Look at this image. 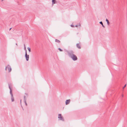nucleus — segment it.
Listing matches in <instances>:
<instances>
[{
    "mask_svg": "<svg viewBox=\"0 0 127 127\" xmlns=\"http://www.w3.org/2000/svg\"><path fill=\"white\" fill-rule=\"evenodd\" d=\"M69 56L74 61L76 60L77 59V57L73 54L72 51H70L68 53Z\"/></svg>",
    "mask_w": 127,
    "mask_h": 127,
    "instance_id": "f257e3e1",
    "label": "nucleus"
},
{
    "mask_svg": "<svg viewBox=\"0 0 127 127\" xmlns=\"http://www.w3.org/2000/svg\"><path fill=\"white\" fill-rule=\"evenodd\" d=\"M7 69H8L9 72H10L11 71V68L10 66L8 65L7 66H6L5 68V70H7Z\"/></svg>",
    "mask_w": 127,
    "mask_h": 127,
    "instance_id": "f03ea898",
    "label": "nucleus"
},
{
    "mask_svg": "<svg viewBox=\"0 0 127 127\" xmlns=\"http://www.w3.org/2000/svg\"><path fill=\"white\" fill-rule=\"evenodd\" d=\"M58 118L59 119V120L64 121V120L63 117L62 116V115L61 114H58Z\"/></svg>",
    "mask_w": 127,
    "mask_h": 127,
    "instance_id": "7ed1b4c3",
    "label": "nucleus"
},
{
    "mask_svg": "<svg viewBox=\"0 0 127 127\" xmlns=\"http://www.w3.org/2000/svg\"><path fill=\"white\" fill-rule=\"evenodd\" d=\"M25 56L27 61H28L29 58V55H27V50H26Z\"/></svg>",
    "mask_w": 127,
    "mask_h": 127,
    "instance_id": "20e7f679",
    "label": "nucleus"
},
{
    "mask_svg": "<svg viewBox=\"0 0 127 127\" xmlns=\"http://www.w3.org/2000/svg\"><path fill=\"white\" fill-rule=\"evenodd\" d=\"M9 89L10 90V94L11 95V96H12L13 95L12 93V90L11 89V87L9 86Z\"/></svg>",
    "mask_w": 127,
    "mask_h": 127,
    "instance_id": "39448f33",
    "label": "nucleus"
},
{
    "mask_svg": "<svg viewBox=\"0 0 127 127\" xmlns=\"http://www.w3.org/2000/svg\"><path fill=\"white\" fill-rule=\"evenodd\" d=\"M70 99L67 100L65 101V104L67 105L70 102Z\"/></svg>",
    "mask_w": 127,
    "mask_h": 127,
    "instance_id": "423d86ee",
    "label": "nucleus"
},
{
    "mask_svg": "<svg viewBox=\"0 0 127 127\" xmlns=\"http://www.w3.org/2000/svg\"><path fill=\"white\" fill-rule=\"evenodd\" d=\"M11 98L12 101V102L14 101V97H13V95L11 96Z\"/></svg>",
    "mask_w": 127,
    "mask_h": 127,
    "instance_id": "0eeeda50",
    "label": "nucleus"
},
{
    "mask_svg": "<svg viewBox=\"0 0 127 127\" xmlns=\"http://www.w3.org/2000/svg\"><path fill=\"white\" fill-rule=\"evenodd\" d=\"M77 47V48H78L79 49H80L81 48V47L79 45V44H76Z\"/></svg>",
    "mask_w": 127,
    "mask_h": 127,
    "instance_id": "6e6552de",
    "label": "nucleus"
},
{
    "mask_svg": "<svg viewBox=\"0 0 127 127\" xmlns=\"http://www.w3.org/2000/svg\"><path fill=\"white\" fill-rule=\"evenodd\" d=\"M24 100L25 103L26 105H27V103L26 102V99L25 98V96H24Z\"/></svg>",
    "mask_w": 127,
    "mask_h": 127,
    "instance_id": "1a4fd4ad",
    "label": "nucleus"
},
{
    "mask_svg": "<svg viewBox=\"0 0 127 127\" xmlns=\"http://www.w3.org/2000/svg\"><path fill=\"white\" fill-rule=\"evenodd\" d=\"M106 21L107 22V25H109V22L108 20L106 19Z\"/></svg>",
    "mask_w": 127,
    "mask_h": 127,
    "instance_id": "9d476101",
    "label": "nucleus"
},
{
    "mask_svg": "<svg viewBox=\"0 0 127 127\" xmlns=\"http://www.w3.org/2000/svg\"><path fill=\"white\" fill-rule=\"evenodd\" d=\"M55 42L59 43H60V41L59 40L57 39H55Z\"/></svg>",
    "mask_w": 127,
    "mask_h": 127,
    "instance_id": "9b49d317",
    "label": "nucleus"
},
{
    "mask_svg": "<svg viewBox=\"0 0 127 127\" xmlns=\"http://www.w3.org/2000/svg\"><path fill=\"white\" fill-rule=\"evenodd\" d=\"M28 50L29 52H30L31 51L30 48L29 47H28Z\"/></svg>",
    "mask_w": 127,
    "mask_h": 127,
    "instance_id": "f8f14e48",
    "label": "nucleus"
},
{
    "mask_svg": "<svg viewBox=\"0 0 127 127\" xmlns=\"http://www.w3.org/2000/svg\"><path fill=\"white\" fill-rule=\"evenodd\" d=\"M55 0H52V3L53 4L55 3V2H54Z\"/></svg>",
    "mask_w": 127,
    "mask_h": 127,
    "instance_id": "ddd939ff",
    "label": "nucleus"
},
{
    "mask_svg": "<svg viewBox=\"0 0 127 127\" xmlns=\"http://www.w3.org/2000/svg\"><path fill=\"white\" fill-rule=\"evenodd\" d=\"M24 49L26 51V48L25 44L24 45Z\"/></svg>",
    "mask_w": 127,
    "mask_h": 127,
    "instance_id": "4468645a",
    "label": "nucleus"
},
{
    "mask_svg": "<svg viewBox=\"0 0 127 127\" xmlns=\"http://www.w3.org/2000/svg\"><path fill=\"white\" fill-rule=\"evenodd\" d=\"M58 49L61 51H63L62 50V49H60V48H59Z\"/></svg>",
    "mask_w": 127,
    "mask_h": 127,
    "instance_id": "2eb2a0df",
    "label": "nucleus"
},
{
    "mask_svg": "<svg viewBox=\"0 0 127 127\" xmlns=\"http://www.w3.org/2000/svg\"><path fill=\"white\" fill-rule=\"evenodd\" d=\"M99 23L101 25H102L103 24L102 22L101 21L99 22Z\"/></svg>",
    "mask_w": 127,
    "mask_h": 127,
    "instance_id": "dca6fc26",
    "label": "nucleus"
},
{
    "mask_svg": "<svg viewBox=\"0 0 127 127\" xmlns=\"http://www.w3.org/2000/svg\"><path fill=\"white\" fill-rule=\"evenodd\" d=\"M126 84H125V86H124L123 87V89H124V88L126 87Z\"/></svg>",
    "mask_w": 127,
    "mask_h": 127,
    "instance_id": "f3484780",
    "label": "nucleus"
},
{
    "mask_svg": "<svg viewBox=\"0 0 127 127\" xmlns=\"http://www.w3.org/2000/svg\"><path fill=\"white\" fill-rule=\"evenodd\" d=\"M71 27H74V25H71Z\"/></svg>",
    "mask_w": 127,
    "mask_h": 127,
    "instance_id": "a211bd4d",
    "label": "nucleus"
},
{
    "mask_svg": "<svg viewBox=\"0 0 127 127\" xmlns=\"http://www.w3.org/2000/svg\"><path fill=\"white\" fill-rule=\"evenodd\" d=\"M102 25V26L103 27H104V26L103 25V24H102V25Z\"/></svg>",
    "mask_w": 127,
    "mask_h": 127,
    "instance_id": "6ab92c4d",
    "label": "nucleus"
},
{
    "mask_svg": "<svg viewBox=\"0 0 127 127\" xmlns=\"http://www.w3.org/2000/svg\"><path fill=\"white\" fill-rule=\"evenodd\" d=\"M79 26H80L81 25H80V23H79Z\"/></svg>",
    "mask_w": 127,
    "mask_h": 127,
    "instance_id": "aec40b11",
    "label": "nucleus"
},
{
    "mask_svg": "<svg viewBox=\"0 0 127 127\" xmlns=\"http://www.w3.org/2000/svg\"><path fill=\"white\" fill-rule=\"evenodd\" d=\"M78 26L77 25H76L75 26V27H77Z\"/></svg>",
    "mask_w": 127,
    "mask_h": 127,
    "instance_id": "412c9836",
    "label": "nucleus"
},
{
    "mask_svg": "<svg viewBox=\"0 0 127 127\" xmlns=\"http://www.w3.org/2000/svg\"><path fill=\"white\" fill-rule=\"evenodd\" d=\"M122 97H123V96H124V95H122Z\"/></svg>",
    "mask_w": 127,
    "mask_h": 127,
    "instance_id": "4be33fe9",
    "label": "nucleus"
},
{
    "mask_svg": "<svg viewBox=\"0 0 127 127\" xmlns=\"http://www.w3.org/2000/svg\"><path fill=\"white\" fill-rule=\"evenodd\" d=\"M16 45L17 46V43L16 44Z\"/></svg>",
    "mask_w": 127,
    "mask_h": 127,
    "instance_id": "5701e85b",
    "label": "nucleus"
},
{
    "mask_svg": "<svg viewBox=\"0 0 127 127\" xmlns=\"http://www.w3.org/2000/svg\"><path fill=\"white\" fill-rule=\"evenodd\" d=\"M21 101H20L21 102Z\"/></svg>",
    "mask_w": 127,
    "mask_h": 127,
    "instance_id": "b1692460",
    "label": "nucleus"
},
{
    "mask_svg": "<svg viewBox=\"0 0 127 127\" xmlns=\"http://www.w3.org/2000/svg\"><path fill=\"white\" fill-rule=\"evenodd\" d=\"M11 29V28L10 29V30Z\"/></svg>",
    "mask_w": 127,
    "mask_h": 127,
    "instance_id": "393cba45",
    "label": "nucleus"
},
{
    "mask_svg": "<svg viewBox=\"0 0 127 127\" xmlns=\"http://www.w3.org/2000/svg\"><path fill=\"white\" fill-rule=\"evenodd\" d=\"M3 0H2V1H3Z\"/></svg>",
    "mask_w": 127,
    "mask_h": 127,
    "instance_id": "a878e982",
    "label": "nucleus"
}]
</instances>
